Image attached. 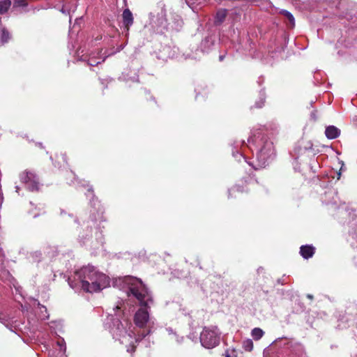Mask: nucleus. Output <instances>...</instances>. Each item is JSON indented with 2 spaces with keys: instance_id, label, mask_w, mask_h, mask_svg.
<instances>
[{
  "instance_id": "nucleus-29",
  "label": "nucleus",
  "mask_w": 357,
  "mask_h": 357,
  "mask_svg": "<svg viewBox=\"0 0 357 357\" xmlns=\"http://www.w3.org/2000/svg\"><path fill=\"white\" fill-rule=\"evenodd\" d=\"M224 57H225V56H224V55H220V56H219V60H220V61H222L224 59Z\"/></svg>"
},
{
  "instance_id": "nucleus-1",
  "label": "nucleus",
  "mask_w": 357,
  "mask_h": 357,
  "mask_svg": "<svg viewBox=\"0 0 357 357\" xmlns=\"http://www.w3.org/2000/svg\"><path fill=\"white\" fill-rule=\"evenodd\" d=\"M127 282H130L129 292L132 294L139 301L141 305L135 313L134 317L135 324L139 328H144L149 319V314L146 310L149 307V302L152 299L149 297L147 289L143 284L141 280L130 276H127L125 280Z\"/></svg>"
},
{
  "instance_id": "nucleus-27",
  "label": "nucleus",
  "mask_w": 357,
  "mask_h": 357,
  "mask_svg": "<svg viewBox=\"0 0 357 357\" xmlns=\"http://www.w3.org/2000/svg\"><path fill=\"white\" fill-rule=\"evenodd\" d=\"M88 193L89 194L87 196L91 195L92 197H93V190L91 189L88 190Z\"/></svg>"
},
{
  "instance_id": "nucleus-15",
  "label": "nucleus",
  "mask_w": 357,
  "mask_h": 357,
  "mask_svg": "<svg viewBox=\"0 0 357 357\" xmlns=\"http://www.w3.org/2000/svg\"><path fill=\"white\" fill-rule=\"evenodd\" d=\"M106 56H104L102 58L98 57L96 58L93 56H90L89 59H88V65L91 66H95L102 62H103L105 59Z\"/></svg>"
},
{
  "instance_id": "nucleus-6",
  "label": "nucleus",
  "mask_w": 357,
  "mask_h": 357,
  "mask_svg": "<svg viewBox=\"0 0 357 357\" xmlns=\"http://www.w3.org/2000/svg\"><path fill=\"white\" fill-rule=\"evenodd\" d=\"M20 181L30 191L38 190V178L35 174L29 171H24L20 175Z\"/></svg>"
},
{
  "instance_id": "nucleus-7",
  "label": "nucleus",
  "mask_w": 357,
  "mask_h": 357,
  "mask_svg": "<svg viewBox=\"0 0 357 357\" xmlns=\"http://www.w3.org/2000/svg\"><path fill=\"white\" fill-rule=\"evenodd\" d=\"M123 23L128 31L129 27L133 24V16L131 11L126 8L123 12Z\"/></svg>"
},
{
  "instance_id": "nucleus-16",
  "label": "nucleus",
  "mask_w": 357,
  "mask_h": 357,
  "mask_svg": "<svg viewBox=\"0 0 357 357\" xmlns=\"http://www.w3.org/2000/svg\"><path fill=\"white\" fill-rule=\"evenodd\" d=\"M281 13L283 14L289 20L291 27H294L295 25V20L292 14L286 10H282Z\"/></svg>"
},
{
  "instance_id": "nucleus-22",
  "label": "nucleus",
  "mask_w": 357,
  "mask_h": 357,
  "mask_svg": "<svg viewBox=\"0 0 357 357\" xmlns=\"http://www.w3.org/2000/svg\"><path fill=\"white\" fill-rule=\"evenodd\" d=\"M232 155L238 160H240L241 158H244L243 153H238V151L237 150H236V152L234 151H233Z\"/></svg>"
},
{
  "instance_id": "nucleus-19",
  "label": "nucleus",
  "mask_w": 357,
  "mask_h": 357,
  "mask_svg": "<svg viewBox=\"0 0 357 357\" xmlns=\"http://www.w3.org/2000/svg\"><path fill=\"white\" fill-rule=\"evenodd\" d=\"M265 102V94L264 92H260L259 100L256 102L255 106L256 107L261 108L263 107Z\"/></svg>"
},
{
  "instance_id": "nucleus-25",
  "label": "nucleus",
  "mask_w": 357,
  "mask_h": 357,
  "mask_svg": "<svg viewBox=\"0 0 357 357\" xmlns=\"http://www.w3.org/2000/svg\"><path fill=\"white\" fill-rule=\"evenodd\" d=\"M130 350L128 349V351L134 352L135 351L136 346L134 344H130Z\"/></svg>"
},
{
  "instance_id": "nucleus-5",
  "label": "nucleus",
  "mask_w": 357,
  "mask_h": 357,
  "mask_svg": "<svg viewBox=\"0 0 357 357\" xmlns=\"http://www.w3.org/2000/svg\"><path fill=\"white\" fill-rule=\"evenodd\" d=\"M150 24L158 32L167 29L166 12L162 5L158 7V10L150 13Z\"/></svg>"
},
{
  "instance_id": "nucleus-13",
  "label": "nucleus",
  "mask_w": 357,
  "mask_h": 357,
  "mask_svg": "<svg viewBox=\"0 0 357 357\" xmlns=\"http://www.w3.org/2000/svg\"><path fill=\"white\" fill-rule=\"evenodd\" d=\"M264 335V332L260 328H255L251 331L252 338L257 341L259 340Z\"/></svg>"
},
{
  "instance_id": "nucleus-12",
  "label": "nucleus",
  "mask_w": 357,
  "mask_h": 357,
  "mask_svg": "<svg viewBox=\"0 0 357 357\" xmlns=\"http://www.w3.org/2000/svg\"><path fill=\"white\" fill-rule=\"evenodd\" d=\"M211 0H185L187 4L194 10V6H204Z\"/></svg>"
},
{
  "instance_id": "nucleus-14",
  "label": "nucleus",
  "mask_w": 357,
  "mask_h": 357,
  "mask_svg": "<svg viewBox=\"0 0 357 357\" xmlns=\"http://www.w3.org/2000/svg\"><path fill=\"white\" fill-rule=\"evenodd\" d=\"M10 0H3L0 1V14L6 13L11 6Z\"/></svg>"
},
{
  "instance_id": "nucleus-4",
  "label": "nucleus",
  "mask_w": 357,
  "mask_h": 357,
  "mask_svg": "<svg viewBox=\"0 0 357 357\" xmlns=\"http://www.w3.org/2000/svg\"><path fill=\"white\" fill-rule=\"evenodd\" d=\"M220 333L217 327L212 328L204 327L200 334V342L203 347L207 349H212L220 343Z\"/></svg>"
},
{
  "instance_id": "nucleus-26",
  "label": "nucleus",
  "mask_w": 357,
  "mask_h": 357,
  "mask_svg": "<svg viewBox=\"0 0 357 357\" xmlns=\"http://www.w3.org/2000/svg\"><path fill=\"white\" fill-rule=\"evenodd\" d=\"M239 191V188L238 187H234L233 188H231L230 190H229V194L231 193V191Z\"/></svg>"
},
{
  "instance_id": "nucleus-30",
  "label": "nucleus",
  "mask_w": 357,
  "mask_h": 357,
  "mask_svg": "<svg viewBox=\"0 0 357 357\" xmlns=\"http://www.w3.org/2000/svg\"><path fill=\"white\" fill-rule=\"evenodd\" d=\"M15 189H16V192H17V193H19V190H20L19 186H17H17L15 187Z\"/></svg>"
},
{
  "instance_id": "nucleus-9",
  "label": "nucleus",
  "mask_w": 357,
  "mask_h": 357,
  "mask_svg": "<svg viewBox=\"0 0 357 357\" xmlns=\"http://www.w3.org/2000/svg\"><path fill=\"white\" fill-rule=\"evenodd\" d=\"M141 330L137 332V336L135 337V342L138 343L143 338L146 337L148 335L151 333V330L149 328H146V326L144 328H139Z\"/></svg>"
},
{
  "instance_id": "nucleus-11",
  "label": "nucleus",
  "mask_w": 357,
  "mask_h": 357,
  "mask_svg": "<svg viewBox=\"0 0 357 357\" xmlns=\"http://www.w3.org/2000/svg\"><path fill=\"white\" fill-rule=\"evenodd\" d=\"M227 15V10L226 9L218 10L215 15V23L221 24L225 20Z\"/></svg>"
},
{
  "instance_id": "nucleus-8",
  "label": "nucleus",
  "mask_w": 357,
  "mask_h": 357,
  "mask_svg": "<svg viewBox=\"0 0 357 357\" xmlns=\"http://www.w3.org/2000/svg\"><path fill=\"white\" fill-rule=\"evenodd\" d=\"M325 135L328 139H333L340 136V130L334 126H329L326 128Z\"/></svg>"
},
{
  "instance_id": "nucleus-31",
  "label": "nucleus",
  "mask_w": 357,
  "mask_h": 357,
  "mask_svg": "<svg viewBox=\"0 0 357 357\" xmlns=\"http://www.w3.org/2000/svg\"><path fill=\"white\" fill-rule=\"evenodd\" d=\"M226 357H231L230 355L229 354H226Z\"/></svg>"
},
{
  "instance_id": "nucleus-10",
  "label": "nucleus",
  "mask_w": 357,
  "mask_h": 357,
  "mask_svg": "<svg viewBox=\"0 0 357 357\" xmlns=\"http://www.w3.org/2000/svg\"><path fill=\"white\" fill-rule=\"evenodd\" d=\"M300 253L305 259L311 257L314 253V247H300Z\"/></svg>"
},
{
  "instance_id": "nucleus-3",
  "label": "nucleus",
  "mask_w": 357,
  "mask_h": 357,
  "mask_svg": "<svg viewBox=\"0 0 357 357\" xmlns=\"http://www.w3.org/2000/svg\"><path fill=\"white\" fill-rule=\"evenodd\" d=\"M75 275L79 279L82 288L85 291L93 293L101 289L100 281L105 275L96 271L93 266H83L75 271Z\"/></svg>"
},
{
  "instance_id": "nucleus-23",
  "label": "nucleus",
  "mask_w": 357,
  "mask_h": 357,
  "mask_svg": "<svg viewBox=\"0 0 357 357\" xmlns=\"http://www.w3.org/2000/svg\"><path fill=\"white\" fill-rule=\"evenodd\" d=\"M61 12L63 14H69L70 10L66 7V6H63L62 8L61 9Z\"/></svg>"
},
{
  "instance_id": "nucleus-24",
  "label": "nucleus",
  "mask_w": 357,
  "mask_h": 357,
  "mask_svg": "<svg viewBox=\"0 0 357 357\" xmlns=\"http://www.w3.org/2000/svg\"><path fill=\"white\" fill-rule=\"evenodd\" d=\"M244 144V142H235L234 143V149H237L238 146Z\"/></svg>"
},
{
  "instance_id": "nucleus-21",
  "label": "nucleus",
  "mask_w": 357,
  "mask_h": 357,
  "mask_svg": "<svg viewBox=\"0 0 357 357\" xmlns=\"http://www.w3.org/2000/svg\"><path fill=\"white\" fill-rule=\"evenodd\" d=\"M91 230L92 229L91 227H87L86 236H84V234H79V237L81 238L82 239H86V238L91 237Z\"/></svg>"
},
{
  "instance_id": "nucleus-2",
  "label": "nucleus",
  "mask_w": 357,
  "mask_h": 357,
  "mask_svg": "<svg viewBox=\"0 0 357 357\" xmlns=\"http://www.w3.org/2000/svg\"><path fill=\"white\" fill-rule=\"evenodd\" d=\"M249 149L256 152L257 164L253 165L255 169L264 168L274 155L273 142L259 131L254 133L248 139Z\"/></svg>"
},
{
  "instance_id": "nucleus-17",
  "label": "nucleus",
  "mask_w": 357,
  "mask_h": 357,
  "mask_svg": "<svg viewBox=\"0 0 357 357\" xmlns=\"http://www.w3.org/2000/svg\"><path fill=\"white\" fill-rule=\"evenodd\" d=\"M243 347L246 351H251L253 349V342L250 339L245 340L243 343Z\"/></svg>"
},
{
  "instance_id": "nucleus-18",
  "label": "nucleus",
  "mask_w": 357,
  "mask_h": 357,
  "mask_svg": "<svg viewBox=\"0 0 357 357\" xmlns=\"http://www.w3.org/2000/svg\"><path fill=\"white\" fill-rule=\"evenodd\" d=\"M1 43H7L8 41V40L10 39V33H8V31L6 29H3L1 30Z\"/></svg>"
},
{
  "instance_id": "nucleus-20",
  "label": "nucleus",
  "mask_w": 357,
  "mask_h": 357,
  "mask_svg": "<svg viewBox=\"0 0 357 357\" xmlns=\"http://www.w3.org/2000/svg\"><path fill=\"white\" fill-rule=\"evenodd\" d=\"M28 0H15L14 7H25L28 4Z\"/></svg>"
},
{
  "instance_id": "nucleus-28",
  "label": "nucleus",
  "mask_w": 357,
  "mask_h": 357,
  "mask_svg": "<svg viewBox=\"0 0 357 357\" xmlns=\"http://www.w3.org/2000/svg\"><path fill=\"white\" fill-rule=\"evenodd\" d=\"M311 117H312L314 121L317 119V117H316V116H315V112H312V114H311Z\"/></svg>"
}]
</instances>
